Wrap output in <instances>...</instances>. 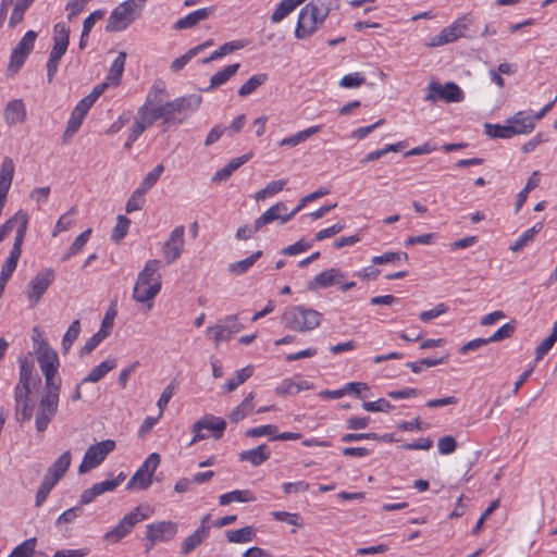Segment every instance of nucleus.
Returning <instances> with one entry per match:
<instances>
[{
	"instance_id": "f257e3e1",
	"label": "nucleus",
	"mask_w": 557,
	"mask_h": 557,
	"mask_svg": "<svg viewBox=\"0 0 557 557\" xmlns=\"http://www.w3.org/2000/svg\"><path fill=\"white\" fill-rule=\"evenodd\" d=\"M159 268V260H148L144 269L139 272L133 289V298L137 302H149V309L152 307L151 301L159 294L162 285Z\"/></svg>"
},
{
	"instance_id": "f03ea898",
	"label": "nucleus",
	"mask_w": 557,
	"mask_h": 557,
	"mask_svg": "<svg viewBox=\"0 0 557 557\" xmlns=\"http://www.w3.org/2000/svg\"><path fill=\"white\" fill-rule=\"evenodd\" d=\"M330 13L329 3L324 0H312L299 12L295 29L298 39H306L317 32Z\"/></svg>"
},
{
	"instance_id": "7ed1b4c3",
	"label": "nucleus",
	"mask_w": 557,
	"mask_h": 557,
	"mask_svg": "<svg viewBox=\"0 0 557 557\" xmlns=\"http://www.w3.org/2000/svg\"><path fill=\"white\" fill-rule=\"evenodd\" d=\"M323 315L319 311L305 306H290L282 314V324L294 332L305 333L317 329Z\"/></svg>"
},
{
	"instance_id": "20e7f679",
	"label": "nucleus",
	"mask_w": 557,
	"mask_h": 557,
	"mask_svg": "<svg viewBox=\"0 0 557 557\" xmlns=\"http://www.w3.org/2000/svg\"><path fill=\"white\" fill-rule=\"evenodd\" d=\"M147 0H125L115 7L110 13L106 30L116 33L125 30L141 16Z\"/></svg>"
},
{
	"instance_id": "39448f33",
	"label": "nucleus",
	"mask_w": 557,
	"mask_h": 557,
	"mask_svg": "<svg viewBox=\"0 0 557 557\" xmlns=\"http://www.w3.org/2000/svg\"><path fill=\"white\" fill-rule=\"evenodd\" d=\"M151 512L152 510L148 506H137L126 513L112 530L108 531L103 539L111 543H117L128 535L137 523L148 519Z\"/></svg>"
},
{
	"instance_id": "423d86ee",
	"label": "nucleus",
	"mask_w": 557,
	"mask_h": 557,
	"mask_svg": "<svg viewBox=\"0 0 557 557\" xmlns=\"http://www.w3.org/2000/svg\"><path fill=\"white\" fill-rule=\"evenodd\" d=\"M28 219L22 216V224L18 225L14 238L13 246L11 248L10 255L7 258L5 262L2 264L0 272V297L3 294L4 287L12 276L14 270L16 269L18 258L22 251V245L25 238L26 230H27Z\"/></svg>"
},
{
	"instance_id": "0eeeda50",
	"label": "nucleus",
	"mask_w": 557,
	"mask_h": 557,
	"mask_svg": "<svg viewBox=\"0 0 557 557\" xmlns=\"http://www.w3.org/2000/svg\"><path fill=\"white\" fill-rule=\"evenodd\" d=\"M37 36L35 30H28L13 48L7 67V76H14L21 70L34 49Z\"/></svg>"
},
{
	"instance_id": "6e6552de",
	"label": "nucleus",
	"mask_w": 557,
	"mask_h": 557,
	"mask_svg": "<svg viewBox=\"0 0 557 557\" xmlns=\"http://www.w3.org/2000/svg\"><path fill=\"white\" fill-rule=\"evenodd\" d=\"M463 99L465 92L453 82H448L445 85L438 82H431L428 86V92L424 96V100L430 102L443 100L447 103H458L463 101Z\"/></svg>"
},
{
	"instance_id": "1a4fd4ad",
	"label": "nucleus",
	"mask_w": 557,
	"mask_h": 557,
	"mask_svg": "<svg viewBox=\"0 0 557 557\" xmlns=\"http://www.w3.org/2000/svg\"><path fill=\"white\" fill-rule=\"evenodd\" d=\"M114 448L115 442L112 440H106L89 446L85 451L82 463L78 467V472L83 474L95 469L111 451L114 450Z\"/></svg>"
},
{
	"instance_id": "9d476101",
	"label": "nucleus",
	"mask_w": 557,
	"mask_h": 557,
	"mask_svg": "<svg viewBox=\"0 0 557 557\" xmlns=\"http://www.w3.org/2000/svg\"><path fill=\"white\" fill-rule=\"evenodd\" d=\"M226 429V421L220 417H214L211 414L205 416L203 418L197 420L193 426L191 432L194 436L189 442V446L196 444L199 441H202L207 437L203 430H208L212 432V435L215 440H219L223 436V433Z\"/></svg>"
},
{
	"instance_id": "9b49d317",
	"label": "nucleus",
	"mask_w": 557,
	"mask_h": 557,
	"mask_svg": "<svg viewBox=\"0 0 557 557\" xmlns=\"http://www.w3.org/2000/svg\"><path fill=\"white\" fill-rule=\"evenodd\" d=\"M178 531V524L174 521H156L146 525L145 539L150 543L149 550L157 543H165L173 540Z\"/></svg>"
},
{
	"instance_id": "f8f14e48",
	"label": "nucleus",
	"mask_w": 557,
	"mask_h": 557,
	"mask_svg": "<svg viewBox=\"0 0 557 557\" xmlns=\"http://www.w3.org/2000/svg\"><path fill=\"white\" fill-rule=\"evenodd\" d=\"M471 20L466 15L458 18L451 25L444 27L438 35L432 37L426 44V47H441L456 41L458 38L465 35V32L468 29Z\"/></svg>"
},
{
	"instance_id": "ddd939ff",
	"label": "nucleus",
	"mask_w": 557,
	"mask_h": 557,
	"mask_svg": "<svg viewBox=\"0 0 557 557\" xmlns=\"http://www.w3.org/2000/svg\"><path fill=\"white\" fill-rule=\"evenodd\" d=\"M242 330L237 315H227L218 321L213 326L207 329L206 334L213 339L215 347L221 342H227L232 336Z\"/></svg>"
},
{
	"instance_id": "4468645a",
	"label": "nucleus",
	"mask_w": 557,
	"mask_h": 557,
	"mask_svg": "<svg viewBox=\"0 0 557 557\" xmlns=\"http://www.w3.org/2000/svg\"><path fill=\"white\" fill-rule=\"evenodd\" d=\"M54 280V272L52 269H45L36 274V276L28 283L27 297L32 307H35L42 295L49 288Z\"/></svg>"
},
{
	"instance_id": "2eb2a0df",
	"label": "nucleus",
	"mask_w": 557,
	"mask_h": 557,
	"mask_svg": "<svg viewBox=\"0 0 557 557\" xmlns=\"http://www.w3.org/2000/svg\"><path fill=\"white\" fill-rule=\"evenodd\" d=\"M59 396L44 395L38 404V411L36 413V430L44 432L47 430L49 423L54 418L58 411Z\"/></svg>"
},
{
	"instance_id": "dca6fc26",
	"label": "nucleus",
	"mask_w": 557,
	"mask_h": 557,
	"mask_svg": "<svg viewBox=\"0 0 557 557\" xmlns=\"http://www.w3.org/2000/svg\"><path fill=\"white\" fill-rule=\"evenodd\" d=\"M185 227L183 225L176 226L170 234L169 238L162 247L163 257L166 264L176 261L184 249L185 245Z\"/></svg>"
},
{
	"instance_id": "f3484780",
	"label": "nucleus",
	"mask_w": 557,
	"mask_h": 557,
	"mask_svg": "<svg viewBox=\"0 0 557 557\" xmlns=\"http://www.w3.org/2000/svg\"><path fill=\"white\" fill-rule=\"evenodd\" d=\"M70 44V27L64 23H57L53 27V46L49 54V61L59 63L65 54Z\"/></svg>"
},
{
	"instance_id": "a211bd4d",
	"label": "nucleus",
	"mask_w": 557,
	"mask_h": 557,
	"mask_svg": "<svg viewBox=\"0 0 557 557\" xmlns=\"http://www.w3.org/2000/svg\"><path fill=\"white\" fill-rule=\"evenodd\" d=\"M90 106L84 99H82L76 107L73 109L71 116L67 121L66 128L63 133L62 139L66 144L79 129L86 114L88 113Z\"/></svg>"
},
{
	"instance_id": "6ab92c4d",
	"label": "nucleus",
	"mask_w": 557,
	"mask_h": 557,
	"mask_svg": "<svg viewBox=\"0 0 557 557\" xmlns=\"http://www.w3.org/2000/svg\"><path fill=\"white\" fill-rule=\"evenodd\" d=\"M37 359L42 374L58 373L59 357L55 350L42 341L37 348Z\"/></svg>"
},
{
	"instance_id": "aec40b11",
	"label": "nucleus",
	"mask_w": 557,
	"mask_h": 557,
	"mask_svg": "<svg viewBox=\"0 0 557 557\" xmlns=\"http://www.w3.org/2000/svg\"><path fill=\"white\" fill-rule=\"evenodd\" d=\"M202 103V97L197 94L183 96L180 98H176L172 101H169V108L171 111V114L175 116L176 113L178 114H187L195 112L199 109L200 104Z\"/></svg>"
},
{
	"instance_id": "412c9836",
	"label": "nucleus",
	"mask_w": 557,
	"mask_h": 557,
	"mask_svg": "<svg viewBox=\"0 0 557 557\" xmlns=\"http://www.w3.org/2000/svg\"><path fill=\"white\" fill-rule=\"evenodd\" d=\"M3 119L8 126L23 124L27 119V111L22 99L10 100L3 111Z\"/></svg>"
},
{
	"instance_id": "4be33fe9",
	"label": "nucleus",
	"mask_w": 557,
	"mask_h": 557,
	"mask_svg": "<svg viewBox=\"0 0 557 557\" xmlns=\"http://www.w3.org/2000/svg\"><path fill=\"white\" fill-rule=\"evenodd\" d=\"M511 127V134L523 135L531 133L535 127L534 117L525 111H519L506 120Z\"/></svg>"
},
{
	"instance_id": "5701e85b",
	"label": "nucleus",
	"mask_w": 557,
	"mask_h": 557,
	"mask_svg": "<svg viewBox=\"0 0 557 557\" xmlns=\"http://www.w3.org/2000/svg\"><path fill=\"white\" fill-rule=\"evenodd\" d=\"M70 465L71 453L70 450H66L48 468L44 480L55 486L67 471Z\"/></svg>"
},
{
	"instance_id": "b1692460",
	"label": "nucleus",
	"mask_w": 557,
	"mask_h": 557,
	"mask_svg": "<svg viewBox=\"0 0 557 557\" xmlns=\"http://www.w3.org/2000/svg\"><path fill=\"white\" fill-rule=\"evenodd\" d=\"M345 277V274L338 269L332 268L318 274L312 281L309 282V289L326 288L335 284H339Z\"/></svg>"
},
{
	"instance_id": "393cba45",
	"label": "nucleus",
	"mask_w": 557,
	"mask_h": 557,
	"mask_svg": "<svg viewBox=\"0 0 557 557\" xmlns=\"http://www.w3.org/2000/svg\"><path fill=\"white\" fill-rule=\"evenodd\" d=\"M286 211L287 207L283 201L276 202L256 219V228H262L274 221H280V224H285L286 222H283V219L284 215H286Z\"/></svg>"
},
{
	"instance_id": "a878e982",
	"label": "nucleus",
	"mask_w": 557,
	"mask_h": 557,
	"mask_svg": "<svg viewBox=\"0 0 557 557\" xmlns=\"http://www.w3.org/2000/svg\"><path fill=\"white\" fill-rule=\"evenodd\" d=\"M213 12L214 9L212 7L198 9L194 12H190L186 16L177 20L173 27L176 30L191 28L196 26L199 22L208 18Z\"/></svg>"
},
{
	"instance_id": "bb28decb",
	"label": "nucleus",
	"mask_w": 557,
	"mask_h": 557,
	"mask_svg": "<svg viewBox=\"0 0 557 557\" xmlns=\"http://www.w3.org/2000/svg\"><path fill=\"white\" fill-rule=\"evenodd\" d=\"M40 383V377L35 373L34 362L25 358L20 361V375L17 385L30 387Z\"/></svg>"
},
{
	"instance_id": "cd10ccee",
	"label": "nucleus",
	"mask_w": 557,
	"mask_h": 557,
	"mask_svg": "<svg viewBox=\"0 0 557 557\" xmlns=\"http://www.w3.org/2000/svg\"><path fill=\"white\" fill-rule=\"evenodd\" d=\"M271 456V451L265 444H261L255 448L243 450L239 454L240 461L250 462L252 466L258 467L267 461Z\"/></svg>"
},
{
	"instance_id": "c85d7f7f",
	"label": "nucleus",
	"mask_w": 557,
	"mask_h": 557,
	"mask_svg": "<svg viewBox=\"0 0 557 557\" xmlns=\"http://www.w3.org/2000/svg\"><path fill=\"white\" fill-rule=\"evenodd\" d=\"M251 158V153H246L240 157L232 159L225 166L216 171L212 176V182L222 183L226 182L231 175L246 163Z\"/></svg>"
},
{
	"instance_id": "c756f323",
	"label": "nucleus",
	"mask_w": 557,
	"mask_h": 557,
	"mask_svg": "<svg viewBox=\"0 0 557 557\" xmlns=\"http://www.w3.org/2000/svg\"><path fill=\"white\" fill-rule=\"evenodd\" d=\"M246 45H247V41L240 40V39L225 42L219 49L214 50L209 57L203 58L200 61V63L207 64L209 62L219 60V59L223 58L224 55H227L234 51L243 49L244 47H246Z\"/></svg>"
},
{
	"instance_id": "7c9ffc66",
	"label": "nucleus",
	"mask_w": 557,
	"mask_h": 557,
	"mask_svg": "<svg viewBox=\"0 0 557 557\" xmlns=\"http://www.w3.org/2000/svg\"><path fill=\"white\" fill-rule=\"evenodd\" d=\"M116 367V360L114 358L107 359L100 364L92 368L86 377L83 379L81 384L84 383H96L107 375L108 372Z\"/></svg>"
},
{
	"instance_id": "2f4dec72",
	"label": "nucleus",
	"mask_w": 557,
	"mask_h": 557,
	"mask_svg": "<svg viewBox=\"0 0 557 557\" xmlns=\"http://www.w3.org/2000/svg\"><path fill=\"white\" fill-rule=\"evenodd\" d=\"M239 67V63H233L224 67L222 71H219L215 74H213L210 78V85L206 90L208 91L211 89H215L224 85L232 76H234L237 73Z\"/></svg>"
},
{
	"instance_id": "473e14b6",
	"label": "nucleus",
	"mask_w": 557,
	"mask_h": 557,
	"mask_svg": "<svg viewBox=\"0 0 557 557\" xmlns=\"http://www.w3.org/2000/svg\"><path fill=\"white\" fill-rule=\"evenodd\" d=\"M206 530L203 527H198L189 536H187L183 543L181 548L182 555L190 554L195 548H197L206 539H207Z\"/></svg>"
},
{
	"instance_id": "72a5a7b5",
	"label": "nucleus",
	"mask_w": 557,
	"mask_h": 557,
	"mask_svg": "<svg viewBox=\"0 0 557 557\" xmlns=\"http://www.w3.org/2000/svg\"><path fill=\"white\" fill-rule=\"evenodd\" d=\"M253 374V367L247 366L240 370H237L235 374L223 385V389L226 393L234 392L239 385L244 384Z\"/></svg>"
},
{
	"instance_id": "f704fd0d",
	"label": "nucleus",
	"mask_w": 557,
	"mask_h": 557,
	"mask_svg": "<svg viewBox=\"0 0 557 557\" xmlns=\"http://www.w3.org/2000/svg\"><path fill=\"white\" fill-rule=\"evenodd\" d=\"M255 500L256 497L249 490H234L232 492L222 494L219 497V504L221 506H226L233 502L248 503Z\"/></svg>"
},
{
	"instance_id": "c9c22d12",
	"label": "nucleus",
	"mask_w": 557,
	"mask_h": 557,
	"mask_svg": "<svg viewBox=\"0 0 557 557\" xmlns=\"http://www.w3.org/2000/svg\"><path fill=\"white\" fill-rule=\"evenodd\" d=\"M253 398H255V393L250 392L245 397V399L235 409H233L231 411V413L228 414V419L232 422L236 423V422L243 420L248 414H250L253 409V404H252Z\"/></svg>"
},
{
	"instance_id": "e433bc0d",
	"label": "nucleus",
	"mask_w": 557,
	"mask_h": 557,
	"mask_svg": "<svg viewBox=\"0 0 557 557\" xmlns=\"http://www.w3.org/2000/svg\"><path fill=\"white\" fill-rule=\"evenodd\" d=\"M543 228V223L539 222L533 225L531 228L523 232L516 242L509 247V249L513 252L522 250L529 243H531L536 234H539Z\"/></svg>"
},
{
	"instance_id": "4c0bfd02",
	"label": "nucleus",
	"mask_w": 557,
	"mask_h": 557,
	"mask_svg": "<svg viewBox=\"0 0 557 557\" xmlns=\"http://www.w3.org/2000/svg\"><path fill=\"white\" fill-rule=\"evenodd\" d=\"M126 61V53L124 51L120 52L116 59L111 64L109 73L107 75V81L115 86H117L121 82L124 66Z\"/></svg>"
},
{
	"instance_id": "58836bf2",
	"label": "nucleus",
	"mask_w": 557,
	"mask_h": 557,
	"mask_svg": "<svg viewBox=\"0 0 557 557\" xmlns=\"http://www.w3.org/2000/svg\"><path fill=\"white\" fill-rule=\"evenodd\" d=\"M225 535L231 543H248L256 537V529L247 525L238 530H228Z\"/></svg>"
},
{
	"instance_id": "ea45409f",
	"label": "nucleus",
	"mask_w": 557,
	"mask_h": 557,
	"mask_svg": "<svg viewBox=\"0 0 557 557\" xmlns=\"http://www.w3.org/2000/svg\"><path fill=\"white\" fill-rule=\"evenodd\" d=\"M262 255L263 252L261 250H257L249 257L231 263L228 265V271L235 275L244 274L257 262L258 259L262 257Z\"/></svg>"
},
{
	"instance_id": "a19ab883",
	"label": "nucleus",
	"mask_w": 557,
	"mask_h": 557,
	"mask_svg": "<svg viewBox=\"0 0 557 557\" xmlns=\"http://www.w3.org/2000/svg\"><path fill=\"white\" fill-rule=\"evenodd\" d=\"M158 104L159 106L154 108H151L149 106V112L151 113L156 121L162 119L163 122L169 125L183 123L184 119H176V116L171 114L169 102H165L164 104Z\"/></svg>"
},
{
	"instance_id": "79ce46f5",
	"label": "nucleus",
	"mask_w": 557,
	"mask_h": 557,
	"mask_svg": "<svg viewBox=\"0 0 557 557\" xmlns=\"http://www.w3.org/2000/svg\"><path fill=\"white\" fill-rule=\"evenodd\" d=\"M321 129V126L319 125H315V126H311V127H308L301 132H298L297 134H294L289 137H285L283 138L281 141H280V146H290V147H295L297 145H299L300 143L307 140L308 138H310L312 135L317 134L318 132H320Z\"/></svg>"
},
{
	"instance_id": "37998d69",
	"label": "nucleus",
	"mask_w": 557,
	"mask_h": 557,
	"mask_svg": "<svg viewBox=\"0 0 557 557\" xmlns=\"http://www.w3.org/2000/svg\"><path fill=\"white\" fill-rule=\"evenodd\" d=\"M35 0H16L11 16L9 27L14 28L24 20V14Z\"/></svg>"
},
{
	"instance_id": "c03bdc74",
	"label": "nucleus",
	"mask_w": 557,
	"mask_h": 557,
	"mask_svg": "<svg viewBox=\"0 0 557 557\" xmlns=\"http://www.w3.org/2000/svg\"><path fill=\"white\" fill-rule=\"evenodd\" d=\"M540 184V172L534 171L531 176L529 177L524 188L518 194L517 201H516V212H518L522 206L524 205L529 193L536 188Z\"/></svg>"
},
{
	"instance_id": "a18cd8bd",
	"label": "nucleus",
	"mask_w": 557,
	"mask_h": 557,
	"mask_svg": "<svg viewBox=\"0 0 557 557\" xmlns=\"http://www.w3.org/2000/svg\"><path fill=\"white\" fill-rule=\"evenodd\" d=\"M268 79V75L264 73H259L252 75L248 81H246L240 88L238 89V95L240 97H247L251 95L259 86L263 85Z\"/></svg>"
},
{
	"instance_id": "49530a36",
	"label": "nucleus",
	"mask_w": 557,
	"mask_h": 557,
	"mask_svg": "<svg viewBox=\"0 0 557 557\" xmlns=\"http://www.w3.org/2000/svg\"><path fill=\"white\" fill-rule=\"evenodd\" d=\"M484 132L490 138L507 139L513 137V134H511V127L507 122L504 125L485 123Z\"/></svg>"
},
{
	"instance_id": "de8ad7c7",
	"label": "nucleus",
	"mask_w": 557,
	"mask_h": 557,
	"mask_svg": "<svg viewBox=\"0 0 557 557\" xmlns=\"http://www.w3.org/2000/svg\"><path fill=\"white\" fill-rule=\"evenodd\" d=\"M297 7H298V4L295 2V0L281 1L271 15V22L274 24L282 22Z\"/></svg>"
},
{
	"instance_id": "09e8293b",
	"label": "nucleus",
	"mask_w": 557,
	"mask_h": 557,
	"mask_svg": "<svg viewBox=\"0 0 557 557\" xmlns=\"http://www.w3.org/2000/svg\"><path fill=\"white\" fill-rule=\"evenodd\" d=\"M287 184V180H277L270 182L264 188L257 191L253 196L256 201L264 200L280 193Z\"/></svg>"
},
{
	"instance_id": "8fccbe9b",
	"label": "nucleus",
	"mask_w": 557,
	"mask_h": 557,
	"mask_svg": "<svg viewBox=\"0 0 557 557\" xmlns=\"http://www.w3.org/2000/svg\"><path fill=\"white\" fill-rule=\"evenodd\" d=\"M90 234H91V228H88V230L84 231L83 233H81L74 239V242L72 243V245L67 249L66 253L63 257V260L64 261L69 260L73 256L79 253L83 250V248L86 245V243L88 242Z\"/></svg>"
},
{
	"instance_id": "3c124183",
	"label": "nucleus",
	"mask_w": 557,
	"mask_h": 557,
	"mask_svg": "<svg viewBox=\"0 0 557 557\" xmlns=\"http://www.w3.org/2000/svg\"><path fill=\"white\" fill-rule=\"evenodd\" d=\"M79 333L81 322L79 320H74L69 326L62 339V348L64 354H66L71 349L73 343L77 339Z\"/></svg>"
},
{
	"instance_id": "603ef678",
	"label": "nucleus",
	"mask_w": 557,
	"mask_h": 557,
	"mask_svg": "<svg viewBox=\"0 0 557 557\" xmlns=\"http://www.w3.org/2000/svg\"><path fill=\"white\" fill-rule=\"evenodd\" d=\"M152 483V476L139 469L134 473L126 485V490L137 487L139 490H147Z\"/></svg>"
},
{
	"instance_id": "864d4df0",
	"label": "nucleus",
	"mask_w": 557,
	"mask_h": 557,
	"mask_svg": "<svg viewBox=\"0 0 557 557\" xmlns=\"http://www.w3.org/2000/svg\"><path fill=\"white\" fill-rule=\"evenodd\" d=\"M76 213L77 207L73 206L66 213L62 214L55 223L52 236H57L59 233L70 230L73 224L72 216Z\"/></svg>"
},
{
	"instance_id": "5fc2aeb1",
	"label": "nucleus",
	"mask_w": 557,
	"mask_h": 557,
	"mask_svg": "<svg viewBox=\"0 0 557 557\" xmlns=\"http://www.w3.org/2000/svg\"><path fill=\"white\" fill-rule=\"evenodd\" d=\"M447 362V356L441 358H424L419 361L408 362L406 366L411 369L412 372L419 373L422 369L444 364Z\"/></svg>"
},
{
	"instance_id": "6e6d98bb",
	"label": "nucleus",
	"mask_w": 557,
	"mask_h": 557,
	"mask_svg": "<svg viewBox=\"0 0 557 557\" xmlns=\"http://www.w3.org/2000/svg\"><path fill=\"white\" fill-rule=\"evenodd\" d=\"M131 220L125 215H119L116 224L112 231L111 237L115 243H120L127 234Z\"/></svg>"
},
{
	"instance_id": "4d7b16f0",
	"label": "nucleus",
	"mask_w": 557,
	"mask_h": 557,
	"mask_svg": "<svg viewBox=\"0 0 557 557\" xmlns=\"http://www.w3.org/2000/svg\"><path fill=\"white\" fill-rule=\"evenodd\" d=\"M36 547V539L25 540L23 543L17 545L9 557H30L34 554Z\"/></svg>"
},
{
	"instance_id": "13d9d810",
	"label": "nucleus",
	"mask_w": 557,
	"mask_h": 557,
	"mask_svg": "<svg viewBox=\"0 0 557 557\" xmlns=\"http://www.w3.org/2000/svg\"><path fill=\"white\" fill-rule=\"evenodd\" d=\"M164 171L163 164H158L151 172H149L143 180L140 186L138 187L143 191L147 193L160 178L161 174Z\"/></svg>"
},
{
	"instance_id": "bf43d9fd",
	"label": "nucleus",
	"mask_w": 557,
	"mask_h": 557,
	"mask_svg": "<svg viewBox=\"0 0 557 557\" xmlns=\"http://www.w3.org/2000/svg\"><path fill=\"white\" fill-rule=\"evenodd\" d=\"M45 376V395L59 396L61 388V379L57 373L44 374Z\"/></svg>"
},
{
	"instance_id": "052dcab7",
	"label": "nucleus",
	"mask_w": 557,
	"mask_h": 557,
	"mask_svg": "<svg viewBox=\"0 0 557 557\" xmlns=\"http://www.w3.org/2000/svg\"><path fill=\"white\" fill-rule=\"evenodd\" d=\"M145 191H143L141 189L137 188L132 195L131 197L128 198L127 202H126V206H125V210L127 213H131L133 211H137V210H140L144 206V202H145Z\"/></svg>"
},
{
	"instance_id": "680f3d73",
	"label": "nucleus",
	"mask_w": 557,
	"mask_h": 557,
	"mask_svg": "<svg viewBox=\"0 0 557 557\" xmlns=\"http://www.w3.org/2000/svg\"><path fill=\"white\" fill-rule=\"evenodd\" d=\"M83 512V508L78 505L65 510L64 512H62L57 521H55V525L57 527H62L63 524H70L72 522H74V520L79 517Z\"/></svg>"
},
{
	"instance_id": "e2e57ef3",
	"label": "nucleus",
	"mask_w": 557,
	"mask_h": 557,
	"mask_svg": "<svg viewBox=\"0 0 557 557\" xmlns=\"http://www.w3.org/2000/svg\"><path fill=\"white\" fill-rule=\"evenodd\" d=\"M362 408L370 412H387L394 409V406L386 399L380 398L375 401H366L362 404Z\"/></svg>"
},
{
	"instance_id": "0e129e2a",
	"label": "nucleus",
	"mask_w": 557,
	"mask_h": 557,
	"mask_svg": "<svg viewBox=\"0 0 557 557\" xmlns=\"http://www.w3.org/2000/svg\"><path fill=\"white\" fill-rule=\"evenodd\" d=\"M277 428L273 424H265L257 428H252L246 431L245 435L247 437H259V436H271V438L275 435Z\"/></svg>"
},
{
	"instance_id": "69168bd1",
	"label": "nucleus",
	"mask_w": 557,
	"mask_h": 557,
	"mask_svg": "<svg viewBox=\"0 0 557 557\" xmlns=\"http://www.w3.org/2000/svg\"><path fill=\"white\" fill-rule=\"evenodd\" d=\"M366 78L360 73L347 74L342 77L339 86L343 88H357L364 83Z\"/></svg>"
},
{
	"instance_id": "338daca9",
	"label": "nucleus",
	"mask_w": 557,
	"mask_h": 557,
	"mask_svg": "<svg viewBox=\"0 0 557 557\" xmlns=\"http://www.w3.org/2000/svg\"><path fill=\"white\" fill-rule=\"evenodd\" d=\"M448 310V307L441 302V304H437L433 309L431 310H426V311H422L420 314H419V319L426 323L444 313H446Z\"/></svg>"
},
{
	"instance_id": "774afa93",
	"label": "nucleus",
	"mask_w": 557,
	"mask_h": 557,
	"mask_svg": "<svg viewBox=\"0 0 557 557\" xmlns=\"http://www.w3.org/2000/svg\"><path fill=\"white\" fill-rule=\"evenodd\" d=\"M513 332H515V325L512 323H506L487 338L488 344L509 338L513 334Z\"/></svg>"
}]
</instances>
